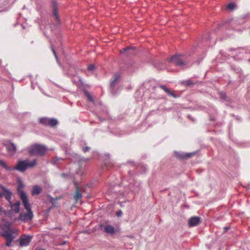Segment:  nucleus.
<instances>
[{
	"mask_svg": "<svg viewBox=\"0 0 250 250\" xmlns=\"http://www.w3.org/2000/svg\"><path fill=\"white\" fill-rule=\"evenodd\" d=\"M22 203L24 208L27 210V212H21L18 219L24 223H26L32 220L34 214L29 200H26L23 198Z\"/></svg>",
	"mask_w": 250,
	"mask_h": 250,
	"instance_id": "1",
	"label": "nucleus"
},
{
	"mask_svg": "<svg viewBox=\"0 0 250 250\" xmlns=\"http://www.w3.org/2000/svg\"><path fill=\"white\" fill-rule=\"evenodd\" d=\"M27 150L31 156H42L45 155L48 148L44 145L34 144L29 146Z\"/></svg>",
	"mask_w": 250,
	"mask_h": 250,
	"instance_id": "2",
	"label": "nucleus"
},
{
	"mask_svg": "<svg viewBox=\"0 0 250 250\" xmlns=\"http://www.w3.org/2000/svg\"><path fill=\"white\" fill-rule=\"evenodd\" d=\"M36 165L37 161L36 159L30 162L26 159L18 161L16 167H13V170H16L21 172H23L28 168L34 167Z\"/></svg>",
	"mask_w": 250,
	"mask_h": 250,
	"instance_id": "3",
	"label": "nucleus"
},
{
	"mask_svg": "<svg viewBox=\"0 0 250 250\" xmlns=\"http://www.w3.org/2000/svg\"><path fill=\"white\" fill-rule=\"evenodd\" d=\"M183 57V56L181 54H176L170 58L169 61L170 62L173 63L176 66H183L186 65L188 63V62L184 61L182 58Z\"/></svg>",
	"mask_w": 250,
	"mask_h": 250,
	"instance_id": "4",
	"label": "nucleus"
},
{
	"mask_svg": "<svg viewBox=\"0 0 250 250\" xmlns=\"http://www.w3.org/2000/svg\"><path fill=\"white\" fill-rule=\"evenodd\" d=\"M1 235L6 240L5 245L8 247L12 246V242L14 239L13 231L9 229L7 230L3 231Z\"/></svg>",
	"mask_w": 250,
	"mask_h": 250,
	"instance_id": "5",
	"label": "nucleus"
},
{
	"mask_svg": "<svg viewBox=\"0 0 250 250\" xmlns=\"http://www.w3.org/2000/svg\"><path fill=\"white\" fill-rule=\"evenodd\" d=\"M59 5L56 0H53L52 1V16L55 18L56 23L60 25L61 21L60 18V16L58 13Z\"/></svg>",
	"mask_w": 250,
	"mask_h": 250,
	"instance_id": "6",
	"label": "nucleus"
},
{
	"mask_svg": "<svg viewBox=\"0 0 250 250\" xmlns=\"http://www.w3.org/2000/svg\"><path fill=\"white\" fill-rule=\"evenodd\" d=\"M39 123L45 126L53 127L58 124V122L54 118L49 119L47 117H42L39 119Z\"/></svg>",
	"mask_w": 250,
	"mask_h": 250,
	"instance_id": "7",
	"label": "nucleus"
},
{
	"mask_svg": "<svg viewBox=\"0 0 250 250\" xmlns=\"http://www.w3.org/2000/svg\"><path fill=\"white\" fill-rule=\"evenodd\" d=\"M24 187V185L23 182L21 180H19L17 187V192L22 202H23V198H24L26 200H29L26 193L22 190V188H23Z\"/></svg>",
	"mask_w": 250,
	"mask_h": 250,
	"instance_id": "8",
	"label": "nucleus"
},
{
	"mask_svg": "<svg viewBox=\"0 0 250 250\" xmlns=\"http://www.w3.org/2000/svg\"><path fill=\"white\" fill-rule=\"evenodd\" d=\"M33 236L30 235H23L21 236L18 240L20 246L21 247L28 246Z\"/></svg>",
	"mask_w": 250,
	"mask_h": 250,
	"instance_id": "9",
	"label": "nucleus"
},
{
	"mask_svg": "<svg viewBox=\"0 0 250 250\" xmlns=\"http://www.w3.org/2000/svg\"><path fill=\"white\" fill-rule=\"evenodd\" d=\"M121 78V75L119 73L115 74L113 78V80L111 81L110 84V90L111 93L113 95L115 94L114 88L116 84L118 83Z\"/></svg>",
	"mask_w": 250,
	"mask_h": 250,
	"instance_id": "10",
	"label": "nucleus"
},
{
	"mask_svg": "<svg viewBox=\"0 0 250 250\" xmlns=\"http://www.w3.org/2000/svg\"><path fill=\"white\" fill-rule=\"evenodd\" d=\"M121 78V75L119 73L115 74L113 78V80L111 81L110 84V90L111 93L113 95L115 94L114 88L116 84L118 83Z\"/></svg>",
	"mask_w": 250,
	"mask_h": 250,
	"instance_id": "11",
	"label": "nucleus"
},
{
	"mask_svg": "<svg viewBox=\"0 0 250 250\" xmlns=\"http://www.w3.org/2000/svg\"><path fill=\"white\" fill-rule=\"evenodd\" d=\"M121 78V75L119 73L115 74L113 78V80L111 81L110 84V90L111 93L113 95L115 94L114 88L116 84L118 83Z\"/></svg>",
	"mask_w": 250,
	"mask_h": 250,
	"instance_id": "12",
	"label": "nucleus"
},
{
	"mask_svg": "<svg viewBox=\"0 0 250 250\" xmlns=\"http://www.w3.org/2000/svg\"><path fill=\"white\" fill-rule=\"evenodd\" d=\"M7 152L10 155H13L16 152L17 147L15 145L11 142H9L4 144Z\"/></svg>",
	"mask_w": 250,
	"mask_h": 250,
	"instance_id": "13",
	"label": "nucleus"
},
{
	"mask_svg": "<svg viewBox=\"0 0 250 250\" xmlns=\"http://www.w3.org/2000/svg\"><path fill=\"white\" fill-rule=\"evenodd\" d=\"M0 188L1 189V192H0L2 195L5 197L7 201H10L12 196L11 191L1 184H0Z\"/></svg>",
	"mask_w": 250,
	"mask_h": 250,
	"instance_id": "14",
	"label": "nucleus"
},
{
	"mask_svg": "<svg viewBox=\"0 0 250 250\" xmlns=\"http://www.w3.org/2000/svg\"><path fill=\"white\" fill-rule=\"evenodd\" d=\"M8 202L10 205L11 209V210L10 211H13L15 213H19L20 212L21 205V202L20 201H17L15 203H13L12 202L11 199H10V201Z\"/></svg>",
	"mask_w": 250,
	"mask_h": 250,
	"instance_id": "15",
	"label": "nucleus"
},
{
	"mask_svg": "<svg viewBox=\"0 0 250 250\" xmlns=\"http://www.w3.org/2000/svg\"><path fill=\"white\" fill-rule=\"evenodd\" d=\"M200 218L198 216H193L188 220V225L189 227H192L197 226L200 222Z\"/></svg>",
	"mask_w": 250,
	"mask_h": 250,
	"instance_id": "16",
	"label": "nucleus"
},
{
	"mask_svg": "<svg viewBox=\"0 0 250 250\" xmlns=\"http://www.w3.org/2000/svg\"><path fill=\"white\" fill-rule=\"evenodd\" d=\"M195 154V153H185L180 152H175V155L177 157L183 159L190 158Z\"/></svg>",
	"mask_w": 250,
	"mask_h": 250,
	"instance_id": "17",
	"label": "nucleus"
},
{
	"mask_svg": "<svg viewBox=\"0 0 250 250\" xmlns=\"http://www.w3.org/2000/svg\"><path fill=\"white\" fill-rule=\"evenodd\" d=\"M159 87L162 89L164 90L167 94L171 97L173 98H177V96L173 92L171 91L170 89H169L167 86L165 85H160Z\"/></svg>",
	"mask_w": 250,
	"mask_h": 250,
	"instance_id": "18",
	"label": "nucleus"
},
{
	"mask_svg": "<svg viewBox=\"0 0 250 250\" xmlns=\"http://www.w3.org/2000/svg\"><path fill=\"white\" fill-rule=\"evenodd\" d=\"M120 52L121 53H125L126 55H133L135 53V48L134 47L125 48L122 49Z\"/></svg>",
	"mask_w": 250,
	"mask_h": 250,
	"instance_id": "19",
	"label": "nucleus"
},
{
	"mask_svg": "<svg viewBox=\"0 0 250 250\" xmlns=\"http://www.w3.org/2000/svg\"><path fill=\"white\" fill-rule=\"evenodd\" d=\"M104 230L106 233L111 235H113L116 232L115 229L110 225L105 226L104 228Z\"/></svg>",
	"mask_w": 250,
	"mask_h": 250,
	"instance_id": "20",
	"label": "nucleus"
},
{
	"mask_svg": "<svg viewBox=\"0 0 250 250\" xmlns=\"http://www.w3.org/2000/svg\"><path fill=\"white\" fill-rule=\"evenodd\" d=\"M42 191V188L38 186L33 187L32 190V195H39Z\"/></svg>",
	"mask_w": 250,
	"mask_h": 250,
	"instance_id": "21",
	"label": "nucleus"
},
{
	"mask_svg": "<svg viewBox=\"0 0 250 250\" xmlns=\"http://www.w3.org/2000/svg\"><path fill=\"white\" fill-rule=\"evenodd\" d=\"M82 197V194L80 191V189H75V192L73 196L75 200L77 202L79 199Z\"/></svg>",
	"mask_w": 250,
	"mask_h": 250,
	"instance_id": "22",
	"label": "nucleus"
},
{
	"mask_svg": "<svg viewBox=\"0 0 250 250\" xmlns=\"http://www.w3.org/2000/svg\"><path fill=\"white\" fill-rule=\"evenodd\" d=\"M0 166L3 167L5 169L8 171L13 170L12 167L8 166L6 165L5 162L2 160H0Z\"/></svg>",
	"mask_w": 250,
	"mask_h": 250,
	"instance_id": "23",
	"label": "nucleus"
},
{
	"mask_svg": "<svg viewBox=\"0 0 250 250\" xmlns=\"http://www.w3.org/2000/svg\"><path fill=\"white\" fill-rule=\"evenodd\" d=\"M182 84H184L185 85L187 86H189L191 85H193L195 84V83L192 81L190 80H187L186 81H184L182 83Z\"/></svg>",
	"mask_w": 250,
	"mask_h": 250,
	"instance_id": "24",
	"label": "nucleus"
},
{
	"mask_svg": "<svg viewBox=\"0 0 250 250\" xmlns=\"http://www.w3.org/2000/svg\"><path fill=\"white\" fill-rule=\"evenodd\" d=\"M84 95L87 97L88 100L92 103L94 102V99L90 93L86 90L84 91Z\"/></svg>",
	"mask_w": 250,
	"mask_h": 250,
	"instance_id": "25",
	"label": "nucleus"
},
{
	"mask_svg": "<svg viewBox=\"0 0 250 250\" xmlns=\"http://www.w3.org/2000/svg\"><path fill=\"white\" fill-rule=\"evenodd\" d=\"M60 160H63V159L61 158H59V157H56L55 158H54L53 159V164L55 165H56L57 166H58V162L60 161Z\"/></svg>",
	"mask_w": 250,
	"mask_h": 250,
	"instance_id": "26",
	"label": "nucleus"
},
{
	"mask_svg": "<svg viewBox=\"0 0 250 250\" xmlns=\"http://www.w3.org/2000/svg\"><path fill=\"white\" fill-rule=\"evenodd\" d=\"M236 5L234 3H229L228 4L227 8L229 10H233L235 7Z\"/></svg>",
	"mask_w": 250,
	"mask_h": 250,
	"instance_id": "27",
	"label": "nucleus"
},
{
	"mask_svg": "<svg viewBox=\"0 0 250 250\" xmlns=\"http://www.w3.org/2000/svg\"><path fill=\"white\" fill-rule=\"evenodd\" d=\"M219 96H220V98L221 99L225 100L227 98V95L225 92H220L219 93Z\"/></svg>",
	"mask_w": 250,
	"mask_h": 250,
	"instance_id": "28",
	"label": "nucleus"
},
{
	"mask_svg": "<svg viewBox=\"0 0 250 250\" xmlns=\"http://www.w3.org/2000/svg\"><path fill=\"white\" fill-rule=\"evenodd\" d=\"M73 184L75 186V189H79V186L78 182L74 180L73 181Z\"/></svg>",
	"mask_w": 250,
	"mask_h": 250,
	"instance_id": "29",
	"label": "nucleus"
},
{
	"mask_svg": "<svg viewBox=\"0 0 250 250\" xmlns=\"http://www.w3.org/2000/svg\"><path fill=\"white\" fill-rule=\"evenodd\" d=\"M51 48H52V52H53V54H54V56L55 57V58H56L57 61H58V56L57 55V54L56 53V51H55V49H54V48L52 46L51 47Z\"/></svg>",
	"mask_w": 250,
	"mask_h": 250,
	"instance_id": "30",
	"label": "nucleus"
},
{
	"mask_svg": "<svg viewBox=\"0 0 250 250\" xmlns=\"http://www.w3.org/2000/svg\"><path fill=\"white\" fill-rule=\"evenodd\" d=\"M116 215L118 217H121L123 215L122 211L121 210H119L116 212Z\"/></svg>",
	"mask_w": 250,
	"mask_h": 250,
	"instance_id": "31",
	"label": "nucleus"
},
{
	"mask_svg": "<svg viewBox=\"0 0 250 250\" xmlns=\"http://www.w3.org/2000/svg\"><path fill=\"white\" fill-rule=\"evenodd\" d=\"M95 68V66L93 64H91L88 67V70L89 71H92L94 70Z\"/></svg>",
	"mask_w": 250,
	"mask_h": 250,
	"instance_id": "32",
	"label": "nucleus"
},
{
	"mask_svg": "<svg viewBox=\"0 0 250 250\" xmlns=\"http://www.w3.org/2000/svg\"><path fill=\"white\" fill-rule=\"evenodd\" d=\"M90 148L88 146H86L83 148V150L84 152H88L90 150Z\"/></svg>",
	"mask_w": 250,
	"mask_h": 250,
	"instance_id": "33",
	"label": "nucleus"
},
{
	"mask_svg": "<svg viewBox=\"0 0 250 250\" xmlns=\"http://www.w3.org/2000/svg\"><path fill=\"white\" fill-rule=\"evenodd\" d=\"M61 176L63 178H67L69 176V175L67 174L62 173L61 174Z\"/></svg>",
	"mask_w": 250,
	"mask_h": 250,
	"instance_id": "34",
	"label": "nucleus"
},
{
	"mask_svg": "<svg viewBox=\"0 0 250 250\" xmlns=\"http://www.w3.org/2000/svg\"><path fill=\"white\" fill-rule=\"evenodd\" d=\"M188 118H189V119H190L192 122H194V121H195V120H194L193 118H192L191 117V116H190V115H188Z\"/></svg>",
	"mask_w": 250,
	"mask_h": 250,
	"instance_id": "35",
	"label": "nucleus"
},
{
	"mask_svg": "<svg viewBox=\"0 0 250 250\" xmlns=\"http://www.w3.org/2000/svg\"><path fill=\"white\" fill-rule=\"evenodd\" d=\"M37 250H46L44 249H43V248H40V249H37Z\"/></svg>",
	"mask_w": 250,
	"mask_h": 250,
	"instance_id": "36",
	"label": "nucleus"
},
{
	"mask_svg": "<svg viewBox=\"0 0 250 250\" xmlns=\"http://www.w3.org/2000/svg\"><path fill=\"white\" fill-rule=\"evenodd\" d=\"M224 229H225L226 231H227V230H228L229 229V227H225L224 228Z\"/></svg>",
	"mask_w": 250,
	"mask_h": 250,
	"instance_id": "37",
	"label": "nucleus"
},
{
	"mask_svg": "<svg viewBox=\"0 0 250 250\" xmlns=\"http://www.w3.org/2000/svg\"><path fill=\"white\" fill-rule=\"evenodd\" d=\"M2 210V208L0 206V211H1Z\"/></svg>",
	"mask_w": 250,
	"mask_h": 250,
	"instance_id": "38",
	"label": "nucleus"
},
{
	"mask_svg": "<svg viewBox=\"0 0 250 250\" xmlns=\"http://www.w3.org/2000/svg\"><path fill=\"white\" fill-rule=\"evenodd\" d=\"M134 192L137 191V189H135V190H134Z\"/></svg>",
	"mask_w": 250,
	"mask_h": 250,
	"instance_id": "39",
	"label": "nucleus"
},
{
	"mask_svg": "<svg viewBox=\"0 0 250 250\" xmlns=\"http://www.w3.org/2000/svg\"><path fill=\"white\" fill-rule=\"evenodd\" d=\"M65 244V242H63V244L62 245H64Z\"/></svg>",
	"mask_w": 250,
	"mask_h": 250,
	"instance_id": "40",
	"label": "nucleus"
},
{
	"mask_svg": "<svg viewBox=\"0 0 250 250\" xmlns=\"http://www.w3.org/2000/svg\"><path fill=\"white\" fill-rule=\"evenodd\" d=\"M99 119L100 121H102L103 120H102V119L101 118H99Z\"/></svg>",
	"mask_w": 250,
	"mask_h": 250,
	"instance_id": "41",
	"label": "nucleus"
}]
</instances>
